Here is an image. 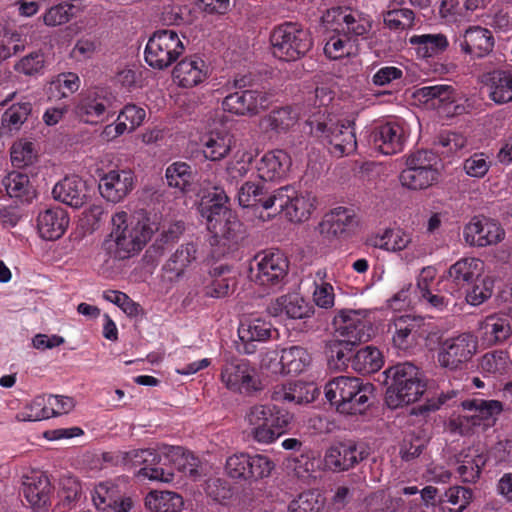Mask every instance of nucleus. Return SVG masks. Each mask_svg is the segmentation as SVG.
<instances>
[{"label":"nucleus","instance_id":"nucleus-61","mask_svg":"<svg viewBox=\"0 0 512 512\" xmlns=\"http://www.w3.org/2000/svg\"><path fill=\"white\" fill-rule=\"evenodd\" d=\"M353 41L343 37L342 33L337 32L329 38L324 46V53L330 59H340L351 54Z\"/></svg>","mask_w":512,"mask_h":512},{"label":"nucleus","instance_id":"nucleus-2","mask_svg":"<svg viewBox=\"0 0 512 512\" xmlns=\"http://www.w3.org/2000/svg\"><path fill=\"white\" fill-rule=\"evenodd\" d=\"M212 200L199 204V212L206 219L207 229L213 234L217 243L231 248L243 239L242 222L235 212L226 206L228 196L223 188H213Z\"/></svg>","mask_w":512,"mask_h":512},{"label":"nucleus","instance_id":"nucleus-31","mask_svg":"<svg viewBox=\"0 0 512 512\" xmlns=\"http://www.w3.org/2000/svg\"><path fill=\"white\" fill-rule=\"evenodd\" d=\"M494 37L492 32L481 26H470L460 41L461 51L476 58H482L492 52L494 48Z\"/></svg>","mask_w":512,"mask_h":512},{"label":"nucleus","instance_id":"nucleus-25","mask_svg":"<svg viewBox=\"0 0 512 512\" xmlns=\"http://www.w3.org/2000/svg\"><path fill=\"white\" fill-rule=\"evenodd\" d=\"M209 69L198 55L185 57L174 67L173 76L181 87L192 88L208 78Z\"/></svg>","mask_w":512,"mask_h":512},{"label":"nucleus","instance_id":"nucleus-28","mask_svg":"<svg viewBox=\"0 0 512 512\" xmlns=\"http://www.w3.org/2000/svg\"><path fill=\"white\" fill-rule=\"evenodd\" d=\"M235 287L236 280L232 276V267L220 264L210 268L203 292L206 297L218 299L229 296Z\"/></svg>","mask_w":512,"mask_h":512},{"label":"nucleus","instance_id":"nucleus-46","mask_svg":"<svg viewBox=\"0 0 512 512\" xmlns=\"http://www.w3.org/2000/svg\"><path fill=\"white\" fill-rule=\"evenodd\" d=\"M145 506L151 512H180L184 501L180 494L173 491H151L145 498Z\"/></svg>","mask_w":512,"mask_h":512},{"label":"nucleus","instance_id":"nucleus-53","mask_svg":"<svg viewBox=\"0 0 512 512\" xmlns=\"http://www.w3.org/2000/svg\"><path fill=\"white\" fill-rule=\"evenodd\" d=\"M185 232V223L183 221H175L163 226L162 231L156 238L155 242L150 246L149 250H153L156 254L162 255L164 250L178 242Z\"/></svg>","mask_w":512,"mask_h":512},{"label":"nucleus","instance_id":"nucleus-13","mask_svg":"<svg viewBox=\"0 0 512 512\" xmlns=\"http://www.w3.org/2000/svg\"><path fill=\"white\" fill-rule=\"evenodd\" d=\"M332 323L336 336L341 337L355 348L368 342L374 334L373 325L368 319L367 313L362 310L341 309L334 316Z\"/></svg>","mask_w":512,"mask_h":512},{"label":"nucleus","instance_id":"nucleus-11","mask_svg":"<svg viewBox=\"0 0 512 512\" xmlns=\"http://www.w3.org/2000/svg\"><path fill=\"white\" fill-rule=\"evenodd\" d=\"M184 50L185 47L176 31L162 29L155 31L149 38L144 57L153 69L164 70L176 62Z\"/></svg>","mask_w":512,"mask_h":512},{"label":"nucleus","instance_id":"nucleus-30","mask_svg":"<svg viewBox=\"0 0 512 512\" xmlns=\"http://www.w3.org/2000/svg\"><path fill=\"white\" fill-rule=\"evenodd\" d=\"M69 225V216L65 209L53 207L39 213L37 229L41 238L54 241L62 237Z\"/></svg>","mask_w":512,"mask_h":512},{"label":"nucleus","instance_id":"nucleus-43","mask_svg":"<svg viewBox=\"0 0 512 512\" xmlns=\"http://www.w3.org/2000/svg\"><path fill=\"white\" fill-rule=\"evenodd\" d=\"M409 43L415 47L416 53L421 58H430L443 53L449 43L444 34L413 35Z\"/></svg>","mask_w":512,"mask_h":512},{"label":"nucleus","instance_id":"nucleus-16","mask_svg":"<svg viewBox=\"0 0 512 512\" xmlns=\"http://www.w3.org/2000/svg\"><path fill=\"white\" fill-rule=\"evenodd\" d=\"M220 378L227 389L251 394L261 390V383L255 377V369L245 359L234 356L225 358Z\"/></svg>","mask_w":512,"mask_h":512},{"label":"nucleus","instance_id":"nucleus-44","mask_svg":"<svg viewBox=\"0 0 512 512\" xmlns=\"http://www.w3.org/2000/svg\"><path fill=\"white\" fill-rule=\"evenodd\" d=\"M489 97L497 104L512 101V72L506 70H494L489 74Z\"/></svg>","mask_w":512,"mask_h":512},{"label":"nucleus","instance_id":"nucleus-52","mask_svg":"<svg viewBox=\"0 0 512 512\" xmlns=\"http://www.w3.org/2000/svg\"><path fill=\"white\" fill-rule=\"evenodd\" d=\"M297 121V114L290 106L273 109L263 118L266 129L276 133L287 132Z\"/></svg>","mask_w":512,"mask_h":512},{"label":"nucleus","instance_id":"nucleus-62","mask_svg":"<svg viewBox=\"0 0 512 512\" xmlns=\"http://www.w3.org/2000/svg\"><path fill=\"white\" fill-rule=\"evenodd\" d=\"M472 288L466 291V301L473 306H478L492 296L493 282L489 278H478L473 282Z\"/></svg>","mask_w":512,"mask_h":512},{"label":"nucleus","instance_id":"nucleus-35","mask_svg":"<svg viewBox=\"0 0 512 512\" xmlns=\"http://www.w3.org/2000/svg\"><path fill=\"white\" fill-rule=\"evenodd\" d=\"M170 187L179 189L183 194L201 195V188L195 183V173L192 167L185 162H174L169 165L165 173Z\"/></svg>","mask_w":512,"mask_h":512},{"label":"nucleus","instance_id":"nucleus-57","mask_svg":"<svg viewBox=\"0 0 512 512\" xmlns=\"http://www.w3.org/2000/svg\"><path fill=\"white\" fill-rule=\"evenodd\" d=\"M415 14L409 8L392 9L384 13V24L391 30H407L414 26Z\"/></svg>","mask_w":512,"mask_h":512},{"label":"nucleus","instance_id":"nucleus-14","mask_svg":"<svg viewBox=\"0 0 512 512\" xmlns=\"http://www.w3.org/2000/svg\"><path fill=\"white\" fill-rule=\"evenodd\" d=\"M476 350V338L469 333H463L441 342L437 360L442 368L450 371L462 370L472 359Z\"/></svg>","mask_w":512,"mask_h":512},{"label":"nucleus","instance_id":"nucleus-56","mask_svg":"<svg viewBox=\"0 0 512 512\" xmlns=\"http://www.w3.org/2000/svg\"><path fill=\"white\" fill-rule=\"evenodd\" d=\"M240 340H257L264 342L272 337V325L263 319L257 318L251 320L247 327L241 325L238 329Z\"/></svg>","mask_w":512,"mask_h":512},{"label":"nucleus","instance_id":"nucleus-29","mask_svg":"<svg viewBox=\"0 0 512 512\" xmlns=\"http://www.w3.org/2000/svg\"><path fill=\"white\" fill-rule=\"evenodd\" d=\"M292 164L289 154L281 149L265 153L257 163L258 177L263 181H276L284 178Z\"/></svg>","mask_w":512,"mask_h":512},{"label":"nucleus","instance_id":"nucleus-12","mask_svg":"<svg viewBox=\"0 0 512 512\" xmlns=\"http://www.w3.org/2000/svg\"><path fill=\"white\" fill-rule=\"evenodd\" d=\"M246 77L236 79L235 87L240 90L228 94L222 102L223 110L237 116H256L272 104L273 94L257 89H243L246 87Z\"/></svg>","mask_w":512,"mask_h":512},{"label":"nucleus","instance_id":"nucleus-15","mask_svg":"<svg viewBox=\"0 0 512 512\" xmlns=\"http://www.w3.org/2000/svg\"><path fill=\"white\" fill-rule=\"evenodd\" d=\"M484 270L482 260L475 257H464L449 267L439 282L440 290L448 292L451 296L459 298L461 289L471 285L481 277Z\"/></svg>","mask_w":512,"mask_h":512},{"label":"nucleus","instance_id":"nucleus-17","mask_svg":"<svg viewBox=\"0 0 512 512\" xmlns=\"http://www.w3.org/2000/svg\"><path fill=\"white\" fill-rule=\"evenodd\" d=\"M369 454L365 443L348 439L329 447L324 455V463L332 472H345L366 460Z\"/></svg>","mask_w":512,"mask_h":512},{"label":"nucleus","instance_id":"nucleus-6","mask_svg":"<svg viewBox=\"0 0 512 512\" xmlns=\"http://www.w3.org/2000/svg\"><path fill=\"white\" fill-rule=\"evenodd\" d=\"M274 57L286 61H297L313 48L311 32L298 22L286 21L275 26L270 33Z\"/></svg>","mask_w":512,"mask_h":512},{"label":"nucleus","instance_id":"nucleus-63","mask_svg":"<svg viewBox=\"0 0 512 512\" xmlns=\"http://www.w3.org/2000/svg\"><path fill=\"white\" fill-rule=\"evenodd\" d=\"M379 247L387 251H401L411 242L410 234L401 229H388L380 239Z\"/></svg>","mask_w":512,"mask_h":512},{"label":"nucleus","instance_id":"nucleus-37","mask_svg":"<svg viewBox=\"0 0 512 512\" xmlns=\"http://www.w3.org/2000/svg\"><path fill=\"white\" fill-rule=\"evenodd\" d=\"M3 185L9 197L14 198L16 203L29 204L37 196L29 176L18 171L10 172L4 178Z\"/></svg>","mask_w":512,"mask_h":512},{"label":"nucleus","instance_id":"nucleus-5","mask_svg":"<svg viewBox=\"0 0 512 512\" xmlns=\"http://www.w3.org/2000/svg\"><path fill=\"white\" fill-rule=\"evenodd\" d=\"M375 386L357 377L338 376L325 385L326 399L345 415H362L372 405Z\"/></svg>","mask_w":512,"mask_h":512},{"label":"nucleus","instance_id":"nucleus-4","mask_svg":"<svg viewBox=\"0 0 512 512\" xmlns=\"http://www.w3.org/2000/svg\"><path fill=\"white\" fill-rule=\"evenodd\" d=\"M114 226L109 239L104 241L105 249L116 259L124 260L142 250L152 235L159 230L155 223L149 220L126 224L127 213H116L112 217Z\"/></svg>","mask_w":512,"mask_h":512},{"label":"nucleus","instance_id":"nucleus-18","mask_svg":"<svg viewBox=\"0 0 512 512\" xmlns=\"http://www.w3.org/2000/svg\"><path fill=\"white\" fill-rule=\"evenodd\" d=\"M277 195L274 196V212H285L291 222L306 221L315 209V197L310 193L298 194L293 186L286 185L277 189Z\"/></svg>","mask_w":512,"mask_h":512},{"label":"nucleus","instance_id":"nucleus-26","mask_svg":"<svg viewBox=\"0 0 512 512\" xmlns=\"http://www.w3.org/2000/svg\"><path fill=\"white\" fill-rule=\"evenodd\" d=\"M356 348L341 337H337L333 333L323 342V354L325 356L327 366L333 371H346L351 366L353 354Z\"/></svg>","mask_w":512,"mask_h":512},{"label":"nucleus","instance_id":"nucleus-23","mask_svg":"<svg viewBox=\"0 0 512 512\" xmlns=\"http://www.w3.org/2000/svg\"><path fill=\"white\" fill-rule=\"evenodd\" d=\"M371 137L374 147L385 155H393L401 152L406 141V135L402 125L392 121L376 127Z\"/></svg>","mask_w":512,"mask_h":512},{"label":"nucleus","instance_id":"nucleus-36","mask_svg":"<svg viewBox=\"0 0 512 512\" xmlns=\"http://www.w3.org/2000/svg\"><path fill=\"white\" fill-rule=\"evenodd\" d=\"M51 490L50 480L44 474L28 477L23 483V496L33 509L49 505Z\"/></svg>","mask_w":512,"mask_h":512},{"label":"nucleus","instance_id":"nucleus-48","mask_svg":"<svg viewBox=\"0 0 512 512\" xmlns=\"http://www.w3.org/2000/svg\"><path fill=\"white\" fill-rule=\"evenodd\" d=\"M473 498L471 488L453 486L446 490L444 498L439 499L441 512H463Z\"/></svg>","mask_w":512,"mask_h":512},{"label":"nucleus","instance_id":"nucleus-64","mask_svg":"<svg viewBox=\"0 0 512 512\" xmlns=\"http://www.w3.org/2000/svg\"><path fill=\"white\" fill-rule=\"evenodd\" d=\"M36 158L32 142H18L11 147V162L16 168H24L33 163Z\"/></svg>","mask_w":512,"mask_h":512},{"label":"nucleus","instance_id":"nucleus-9","mask_svg":"<svg viewBox=\"0 0 512 512\" xmlns=\"http://www.w3.org/2000/svg\"><path fill=\"white\" fill-rule=\"evenodd\" d=\"M289 260L279 250L255 255L250 265V278L259 286L281 288L288 276Z\"/></svg>","mask_w":512,"mask_h":512},{"label":"nucleus","instance_id":"nucleus-39","mask_svg":"<svg viewBox=\"0 0 512 512\" xmlns=\"http://www.w3.org/2000/svg\"><path fill=\"white\" fill-rule=\"evenodd\" d=\"M357 223L352 210L345 207H337L319 223L320 234L327 236H338L343 234L348 228Z\"/></svg>","mask_w":512,"mask_h":512},{"label":"nucleus","instance_id":"nucleus-7","mask_svg":"<svg viewBox=\"0 0 512 512\" xmlns=\"http://www.w3.org/2000/svg\"><path fill=\"white\" fill-rule=\"evenodd\" d=\"M354 121L328 116L323 120L310 121L311 133L330 145V152L343 157L357 148Z\"/></svg>","mask_w":512,"mask_h":512},{"label":"nucleus","instance_id":"nucleus-50","mask_svg":"<svg viewBox=\"0 0 512 512\" xmlns=\"http://www.w3.org/2000/svg\"><path fill=\"white\" fill-rule=\"evenodd\" d=\"M166 456L172 460L177 469L183 474L192 478L200 475V460L190 451H186L180 446H171L168 448Z\"/></svg>","mask_w":512,"mask_h":512},{"label":"nucleus","instance_id":"nucleus-19","mask_svg":"<svg viewBox=\"0 0 512 512\" xmlns=\"http://www.w3.org/2000/svg\"><path fill=\"white\" fill-rule=\"evenodd\" d=\"M505 236L501 225L485 216H474L464 228V238L472 246L486 247L499 243Z\"/></svg>","mask_w":512,"mask_h":512},{"label":"nucleus","instance_id":"nucleus-24","mask_svg":"<svg viewBox=\"0 0 512 512\" xmlns=\"http://www.w3.org/2000/svg\"><path fill=\"white\" fill-rule=\"evenodd\" d=\"M53 198L73 208L82 207L89 198L86 182L79 176H66L52 190Z\"/></svg>","mask_w":512,"mask_h":512},{"label":"nucleus","instance_id":"nucleus-21","mask_svg":"<svg viewBox=\"0 0 512 512\" xmlns=\"http://www.w3.org/2000/svg\"><path fill=\"white\" fill-rule=\"evenodd\" d=\"M134 174L131 170H110L99 182V191L103 198L112 203L123 200L133 189Z\"/></svg>","mask_w":512,"mask_h":512},{"label":"nucleus","instance_id":"nucleus-34","mask_svg":"<svg viewBox=\"0 0 512 512\" xmlns=\"http://www.w3.org/2000/svg\"><path fill=\"white\" fill-rule=\"evenodd\" d=\"M277 195V189L270 192L269 188L263 183L247 181L239 189L238 200L243 207L255 206L265 210H274Z\"/></svg>","mask_w":512,"mask_h":512},{"label":"nucleus","instance_id":"nucleus-27","mask_svg":"<svg viewBox=\"0 0 512 512\" xmlns=\"http://www.w3.org/2000/svg\"><path fill=\"white\" fill-rule=\"evenodd\" d=\"M464 410L474 411L470 421L474 426L493 427L503 411V403L499 400L481 398L468 399L461 403Z\"/></svg>","mask_w":512,"mask_h":512},{"label":"nucleus","instance_id":"nucleus-47","mask_svg":"<svg viewBox=\"0 0 512 512\" xmlns=\"http://www.w3.org/2000/svg\"><path fill=\"white\" fill-rule=\"evenodd\" d=\"M438 169L405 168L400 172L399 181L402 186L411 190H423L438 180Z\"/></svg>","mask_w":512,"mask_h":512},{"label":"nucleus","instance_id":"nucleus-33","mask_svg":"<svg viewBox=\"0 0 512 512\" xmlns=\"http://www.w3.org/2000/svg\"><path fill=\"white\" fill-rule=\"evenodd\" d=\"M287 462L295 476L308 484L315 481L322 471L323 460L311 449H304L298 456H290Z\"/></svg>","mask_w":512,"mask_h":512},{"label":"nucleus","instance_id":"nucleus-20","mask_svg":"<svg viewBox=\"0 0 512 512\" xmlns=\"http://www.w3.org/2000/svg\"><path fill=\"white\" fill-rule=\"evenodd\" d=\"M272 317L285 315L289 319H306L314 314V307L297 293H288L272 300L266 308Z\"/></svg>","mask_w":512,"mask_h":512},{"label":"nucleus","instance_id":"nucleus-8","mask_svg":"<svg viewBox=\"0 0 512 512\" xmlns=\"http://www.w3.org/2000/svg\"><path fill=\"white\" fill-rule=\"evenodd\" d=\"M321 19L326 27L342 33L343 37L352 40L353 43L367 40L373 26L370 15L350 7H332Z\"/></svg>","mask_w":512,"mask_h":512},{"label":"nucleus","instance_id":"nucleus-58","mask_svg":"<svg viewBox=\"0 0 512 512\" xmlns=\"http://www.w3.org/2000/svg\"><path fill=\"white\" fill-rule=\"evenodd\" d=\"M45 56L41 51H34L22 57L15 65L14 70L25 76H38L44 73Z\"/></svg>","mask_w":512,"mask_h":512},{"label":"nucleus","instance_id":"nucleus-10","mask_svg":"<svg viewBox=\"0 0 512 512\" xmlns=\"http://www.w3.org/2000/svg\"><path fill=\"white\" fill-rule=\"evenodd\" d=\"M274 461L263 454L239 452L226 459L225 471L236 482L253 484L271 476Z\"/></svg>","mask_w":512,"mask_h":512},{"label":"nucleus","instance_id":"nucleus-1","mask_svg":"<svg viewBox=\"0 0 512 512\" xmlns=\"http://www.w3.org/2000/svg\"><path fill=\"white\" fill-rule=\"evenodd\" d=\"M386 385L385 402L396 409L418 401L426 392L427 383L419 367L411 362L397 363L383 372Z\"/></svg>","mask_w":512,"mask_h":512},{"label":"nucleus","instance_id":"nucleus-54","mask_svg":"<svg viewBox=\"0 0 512 512\" xmlns=\"http://www.w3.org/2000/svg\"><path fill=\"white\" fill-rule=\"evenodd\" d=\"M32 112L30 102L12 104L2 116V126L9 131H18Z\"/></svg>","mask_w":512,"mask_h":512},{"label":"nucleus","instance_id":"nucleus-49","mask_svg":"<svg viewBox=\"0 0 512 512\" xmlns=\"http://www.w3.org/2000/svg\"><path fill=\"white\" fill-rule=\"evenodd\" d=\"M232 136L227 132H211L203 142V154L211 161H220L231 150Z\"/></svg>","mask_w":512,"mask_h":512},{"label":"nucleus","instance_id":"nucleus-45","mask_svg":"<svg viewBox=\"0 0 512 512\" xmlns=\"http://www.w3.org/2000/svg\"><path fill=\"white\" fill-rule=\"evenodd\" d=\"M310 362L311 356L302 346H291L281 350L279 363L283 374H300Z\"/></svg>","mask_w":512,"mask_h":512},{"label":"nucleus","instance_id":"nucleus-40","mask_svg":"<svg viewBox=\"0 0 512 512\" xmlns=\"http://www.w3.org/2000/svg\"><path fill=\"white\" fill-rule=\"evenodd\" d=\"M482 328L485 330V340L488 344L503 343L512 335V316L506 313L489 315Z\"/></svg>","mask_w":512,"mask_h":512},{"label":"nucleus","instance_id":"nucleus-41","mask_svg":"<svg viewBox=\"0 0 512 512\" xmlns=\"http://www.w3.org/2000/svg\"><path fill=\"white\" fill-rule=\"evenodd\" d=\"M384 364L381 351L372 345L355 350L351 368L361 375H369L379 371Z\"/></svg>","mask_w":512,"mask_h":512},{"label":"nucleus","instance_id":"nucleus-55","mask_svg":"<svg viewBox=\"0 0 512 512\" xmlns=\"http://www.w3.org/2000/svg\"><path fill=\"white\" fill-rule=\"evenodd\" d=\"M150 451L151 455L145 457L144 464L139 470V474L150 480H158L166 483L173 481L174 474L172 472H166L159 466L161 455L154 449H150Z\"/></svg>","mask_w":512,"mask_h":512},{"label":"nucleus","instance_id":"nucleus-60","mask_svg":"<svg viewBox=\"0 0 512 512\" xmlns=\"http://www.w3.org/2000/svg\"><path fill=\"white\" fill-rule=\"evenodd\" d=\"M205 493L213 501L224 504L233 496V491L230 483L219 477L209 478L205 482Z\"/></svg>","mask_w":512,"mask_h":512},{"label":"nucleus","instance_id":"nucleus-51","mask_svg":"<svg viewBox=\"0 0 512 512\" xmlns=\"http://www.w3.org/2000/svg\"><path fill=\"white\" fill-rule=\"evenodd\" d=\"M82 494V486L80 481L69 474L62 475L59 479L58 496L60 498L59 505L64 510L72 509L79 501Z\"/></svg>","mask_w":512,"mask_h":512},{"label":"nucleus","instance_id":"nucleus-42","mask_svg":"<svg viewBox=\"0 0 512 512\" xmlns=\"http://www.w3.org/2000/svg\"><path fill=\"white\" fill-rule=\"evenodd\" d=\"M311 388V384L303 381L289 382L275 389L271 398L295 404L310 403L314 400V390L311 391Z\"/></svg>","mask_w":512,"mask_h":512},{"label":"nucleus","instance_id":"nucleus-59","mask_svg":"<svg viewBox=\"0 0 512 512\" xmlns=\"http://www.w3.org/2000/svg\"><path fill=\"white\" fill-rule=\"evenodd\" d=\"M323 508L319 493L305 491L290 503L289 512H321Z\"/></svg>","mask_w":512,"mask_h":512},{"label":"nucleus","instance_id":"nucleus-38","mask_svg":"<svg viewBox=\"0 0 512 512\" xmlns=\"http://www.w3.org/2000/svg\"><path fill=\"white\" fill-rule=\"evenodd\" d=\"M421 322V318L418 319L410 315L396 319L394 322L395 333L392 338L394 346L403 351L411 348L418 339Z\"/></svg>","mask_w":512,"mask_h":512},{"label":"nucleus","instance_id":"nucleus-3","mask_svg":"<svg viewBox=\"0 0 512 512\" xmlns=\"http://www.w3.org/2000/svg\"><path fill=\"white\" fill-rule=\"evenodd\" d=\"M248 435L259 444H272L290 432L294 415L272 403L254 404L245 413Z\"/></svg>","mask_w":512,"mask_h":512},{"label":"nucleus","instance_id":"nucleus-22","mask_svg":"<svg viewBox=\"0 0 512 512\" xmlns=\"http://www.w3.org/2000/svg\"><path fill=\"white\" fill-rule=\"evenodd\" d=\"M198 247L193 242L180 245L163 265L162 270L169 281L180 280L186 272L195 267Z\"/></svg>","mask_w":512,"mask_h":512},{"label":"nucleus","instance_id":"nucleus-32","mask_svg":"<svg viewBox=\"0 0 512 512\" xmlns=\"http://www.w3.org/2000/svg\"><path fill=\"white\" fill-rule=\"evenodd\" d=\"M111 98L104 89L88 91L76 107V113L86 122H95L94 118L104 120L106 111L111 107Z\"/></svg>","mask_w":512,"mask_h":512}]
</instances>
